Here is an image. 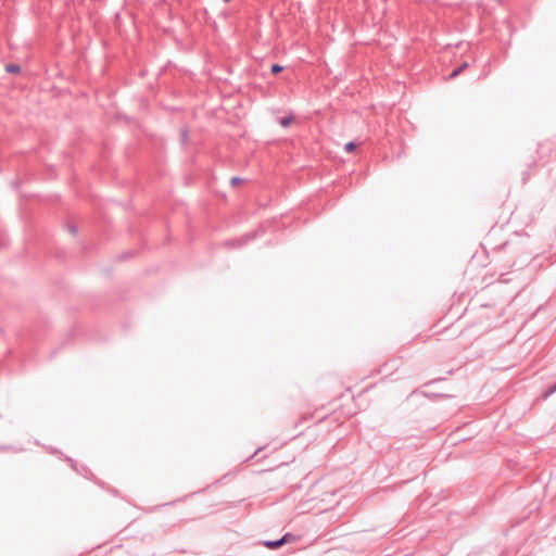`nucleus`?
Segmentation results:
<instances>
[{"label":"nucleus","mask_w":556,"mask_h":556,"mask_svg":"<svg viewBox=\"0 0 556 556\" xmlns=\"http://www.w3.org/2000/svg\"><path fill=\"white\" fill-rule=\"evenodd\" d=\"M355 149H356V143H355L354 141H350V142H348V143L344 146V150H345L346 152H349V153H350V152H352V151H354Z\"/></svg>","instance_id":"obj_9"},{"label":"nucleus","mask_w":556,"mask_h":556,"mask_svg":"<svg viewBox=\"0 0 556 556\" xmlns=\"http://www.w3.org/2000/svg\"><path fill=\"white\" fill-rule=\"evenodd\" d=\"M223 1H224L225 3H228V2H230L231 0H223Z\"/></svg>","instance_id":"obj_13"},{"label":"nucleus","mask_w":556,"mask_h":556,"mask_svg":"<svg viewBox=\"0 0 556 556\" xmlns=\"http://www.w3.org/2000/svg\"><path fill=\"white\" fill-rule=\"evenodd\" d=\"M468 67V63L464 62L462 65H459L457 68L453 70L452 73L448 75L450 79H453L457 77L465 68Z\"/></svg>","instance_id":"obj_4"},{"label":"nucleus","mask_w":556,"mask_h":556,"mask_svg":"<svg viewBox=\"0 0 556 556\" xmlns=\"http://www.w3.org/2000/svg\"><path fill=\"white\" fill-rule=\"evenodd\" d=\"M293 121V116L290 115V116H285L280 119V125L282 127H288Z\"/></svg>","instance_id":"obj_7"},{"label":"nucleus","mask_w":556,"mask_h":556,"mask_svg":"<svg viewBox=\"0 0 556 556\" xmlns=\"http://www.w3.org/2000/svg\"><path fill=\"white\" fill-rule=\"evenodd\" d=\"M9 450V446L7 445H0V452L2 451H8Z\"/></svg>","instance_id":"obj_12"},{"label":"nucleus","mask_w":556,"mask_h":556,"mask_svg":"<svg viewBox=\"0 0 556 556\" xmlns=\"http://www.w3.org/2000/svg\"><path fill=\"white\" fill-rule=\"evenodd\" d=\"M241 181H242V179H241L240 177L235 176V177H232V178H231L230 184H231L232 186H237V185H239Z\"/></svg>","instance_id":"obj_10"},{"label":"nucleus","mask_w":556,"mask_h":556,"mask_svg":"<svg viewBox=\"0 0 556 556\" xmlns=\"http://www.w3.org/2000/svg\"><path fill=\"white\" fill-rule=\"evenodd\" d=\"M556 392V382L553 386H549L544 392H543V399H547L553 393Z\"/></svg>","instance_id":"obj_6"},{"label":"nucleus","mask_w":556,"mask_h":556,"mask_svg":"<svg viewBox=\"0 0 556 556\" xmlns=\"http://www.w3.org/2000/svg\"><path fill=\"white\" fill-rule=\"evenodd\" d=\"M68 230L71 233L75 235L77 232V228L75 226H70Z\"/></svg>","instance_id":"obj_11"},{"label":"nucleus","mask_w":556,"mask_h":556,"mask_svg":"<svg viewBox=\"0 0 556 556\" xmlns=\"http://www.w3.org/2000/svg\"><path fill=\"white\" fill-rule=\"evenodd\" d=\"M254 238H255V233H253V232L245 233V235L241 236L240 238L224 241L223 245L225 248H229V249L242 248L243 245H245L249 241H251Z\"/></svg>","instance_id":"obj_2"},{"label":"nucleus","mask_w":556,"mask_h":556,"mask_svg":"<svg viewBox=\"0 0 556 556\" xmlns=\"http://www.w3.org/2000/svg\"><path fill=\"white\" fill-rule=\"evenodd\" d=\"M282 70H283V66L279 65V64H273L270 67V72L275 75L282 72Z\"/></svg>","instance_id":"obj_8"},{"label":"nucleus","mask_w":556,"mask_h":556,"mask_svg":"<svg viewBox=\"0 0 556 556\" xmlns=\"http://www.w3.org/2000/svg\"><path fill=\"white\" fill-rule=\"evenodd\" d=\"M5 72L9 74H17L21 72V65L15 63H9L5 65Z\"/></svg>","instance_id":"obj_5"},{"label":"nucleus","mask_w":556,"mask_h":556,"mask_svg":"<svg viewBox=\"0 0 556 556\" xmlns=\"http://www.w3.org/2000/svg\"><path fill=\"white\" fill-rule=\"evenodd\" d=\"M295 540H298V538L293 534H290V533H286L281 539L279 540H265L264 541V545L268 548H278L280 547L282 544H286V543H291V542H294Z\"/></svg>","instance_id":"obj_3"},{"label":"nucleus","mask_w":556,"mask_h":556,"mask_svg":"<svg viewBox=\"0 0 556 556\" xmlns=\"http://www.w3.org/2000/svg\"><path fill=\"white\" fill-rule=\"evenodd\" d=\"M556 150L555 142L551 140L542 141L538 144L536 155L538 161L542 164H546L552 160V156Z\"/></svg>","instance_id":"obj_1"}]
</instances>
